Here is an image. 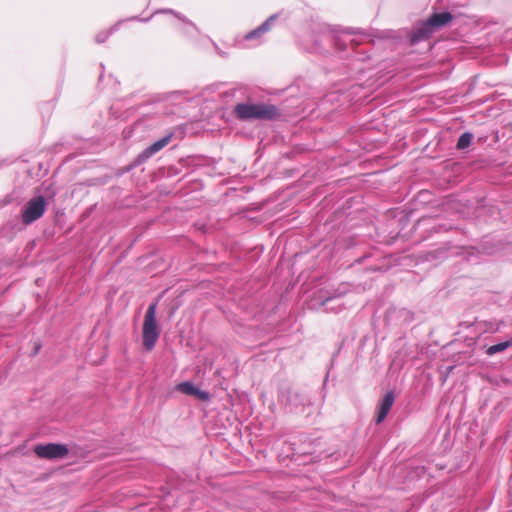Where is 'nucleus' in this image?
<instances>
[{
	"instance_id": "obj_1",
	"label": "nucleus",
	"mask_w": 512,
	"mask_h": 512,
	"mask_svg": "<svg viewBox=\"0 0 512 512\" xmlns=\"http://www.w3.org/2000/svg\"><path fill=\"white\" fill-rule=\"evenodd\" d=\"M233 111L242 121L273 120L278 116L276 106L264 103H238Z\"/></svg>"
},
{
	"instance_id": "obj_2",
	"label": "nucleus",
	"mask_w": 512,
	"mask_h": 512,
	"mask_svg": "<svg viewBox=\"0 0 512 512\" xmlns=\"http://www.w3.org/2000/svg\"><path fill=\"white\" fill-rule=\"evenodd\" d=\"M451 20L452 15L449 12L434 13L415 28L411 35V42L418 43L422 41L429 37L436 29L447 25Z\"/></svg>"
},
{
	"instance_id": "obj_3",
	"label": "nucleus",
	"mask_w": 512,
	"mask_h": 512,
	"mask_svg": "<svg viewBox=\"0 0 512 512\" xmlns=\"http://www.w3.org/2000/svg\"><path fill=\"white\" fill-rule=\"evenodd\" d=\"M157 303H151L146 311L143 323V347L151 351L159 338L160 331L156 322Z\"/></svg>"
},
{
	"instance_id": "obj_4",
	"label": "nucleus",
	"mask_w": 512,
	"mask_h": 512,
	"mask_svg": "<svg viewBox=\"0 0 512 512\" xmlns=\"http://www.w3.org/2000/svg\"><path fill=\"white\" fill-rule=\"evenodd\" d=\"M47 202L42 195L31 198L22 208V222L29 225L43 216L46 211Z\"/></svg>"
},
{
	"instance_id": "obj_5",
	"label": "nucleus",
	"mask_w": 512,
	"mask_h": 512,
	"mask_svg": "<svg viewBox=\"0 0 512 512\" xmlns=\"http://www.w3.org/2000/svg\"><path fill=\"white\" fill-rule=\"evenodd\" d=\"M34 452L39 458L52 460L65 458L69 450L64 444L48 443L36 445Z\"/></svg>"
},
{
	"instance_id": "obj_6",
	"label": "nucleus",
	"mask_w": 512,
	"mask_h": 512,
	"mask_svg": "<svg viewBox=\"0 0 512 512\" xmlns=\"http://www.w3.org/2000/svg\"><path fill=\"white\" fill-rule=\"evenodd\" d=\"M176 389L183 394L196 396L200 400L206 401L209 399L208 392L200 390L189 381L179 383Z\"/></svg>"
},
{
	"instance_id": "obj_7",
	"label": "nucleus",
	"mask_w": 512,
	"mask_h": 512,
	"mask_svg": "<svg viewBox=\"0 0 512 512\" xmlns=\"http://www.w3.org/2000/svg\"><path fill=\"white\" fill-rule=\"evenodd\" d=\"M172 134L166 135L162 137L161 139L155 141L153 144H151L149 147H147L140 155L139 157L142 160H146L150 158L155 153L159 152L161 149H163L171 140Z\"/></svg>"
},
{
	"instance_id": "obj_8",
	"label": "nucleus",
	"mask_w": 512,
	"mask_h": 512,
	"mask_svg": "<svg viewBox=\"0 0 512 512\" xmlns=\"http://www.w3.org/2000/svg\"><path fill=\"white\" fill-rule=\"evenodd\" d=\"M393 403H394V394H393V392L389 391L385 394V396L383 397V399L379 405L376 423H381L386 418Z\"/></svg>"
},
{
	"instance_id": "obj_9",
	"label": "nucleus",
	"mask_w": 512,
	"mask_h": 512,
	"mask_svg": "<svg viewBox=\"0 0 512 512\" xmlns=\"http://www.w3.org/2000/svg\"><path fill=\"white\" fill-rule=\"evenodd\" d=\"M276 19V15L270 16L266 21H264L259 27L250 31L245 35V40H253L261 37L263 34L268 32L271 28L272 22Z\"/></svg>"
},
{
	"instance_id": "obj_10",
	"label": "nucleus",
	"mask_w": 512,
	"mask_h": 512,
	"mask_svg": "<svg viewBox=\"0 0 512 512\" xmlns=\"http://www.w3.org/2000/svg\"><path fill=\"white\" fill-rule=\"evenodd\" d=\"M512 347V337L504 342L491 345L487 348L486 353L490 356L495 355L498 352H502L508 348Z\"/></svg>"
},
{
	"instance_id": "obj_11",
	"label": "nucleus",
	"mask_w": 512,
	"mask_h": 512,
	"mask_svg": "<svg viewBox=\"0 0 512 512\" xmlns=\"http://www.w3.org/2000/svg\"><path fill=\"white\" fill-rule=\"evenodd\" d=\"M472 139H473V135L471 133H469V132L463 133L458 139V142L456 145L457 148L465 149V148L469 147L471 145Z\"/></svg>"
},
{
	"instance_id": "obj_12",
	"label": "nucleus",
	"mask_w": 512,
	"mask_h": 512,
	"mask_svg": "<svg viewBox=\"0 0 512 512\" xmlns=\"http://www.w3.org/2000/svg\"><path fill=\"white\" fill-rule=\"evenodd\" d=\"M110 33H111L110 31H104V32L97 34L96 42L103 43L109 37Z\"/></svg>"
}]
</instances>
